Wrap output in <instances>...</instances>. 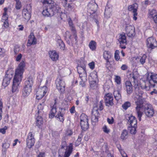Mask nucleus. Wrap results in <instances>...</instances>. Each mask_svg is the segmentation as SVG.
I'll use <instances>...</instances> for the list:
<instances>
[{"instance_id": "44", "label": "nucleus", "mask_w": 157, "mask_h": 157, "mask_svg": "<svg viewBox=\"0 0 157 157\" xmlns=\"http://www.w3.org/2000/svg\"><path fill=\"white\" fill-rule=\"evenodd\" d=\"M52 80V78L51 76L48 77L46 78V80L45 84V86H46L47 88L48 87H49L51 84Z\"/></svg>"}, {"instance_id": "5", "label": "nucleus", "mask_w": 157, "mask_h": 157, "mask_svg": "<svg viewBox=\"0 0 157 157\" xmlns=\"http://www.w3.org/2000/svg\"><path fill=\"white\" fill-rule=\"evenodd\" d=\"M144 111L146 116L148 117H152L154 114V110L153 106L150 104H146L145 105Z\"/></svg>"}, {"instance_id": "23", "label": "nucleus", "mask_w": 157, "mask_h": 157, "mask_svg": "<svg viewBox=\"0 0 157 157\" xmlns=\"http://www.w3.org/2000/svg\"><path fill=\"white\" fill-rule=\"evenodd\" d=\"M60 110H59V112L57 114L56 116V117L57 120L62 122H63L64 120V113L63 112H62V111L63 110L65 111V109L62 108Z\"/></svg>"}, {"instance_id": "25", "label": "nucleus", "mask_w": 157, "mask_h": 157, "mask_svg": "<svg viewBox=\"0 0 157 157\" xmlns=\"http://www.w3.org/2000/svg\"><path fill=\"white\" fill-rule=\"evenodd\" d=\"M32 89L23 87L22 90V96L24 98L28 97L32 91Z\"/></svg>"}, {"instance_id": "32", "label": "nucleus", "mask_w": 157, "mask_h": 157, "mask_svg": "<svg viewBox=\"0 0 157 157\" xmlns=\"http://www.w3.org/2000/svg\"><path fill=\"white\" fill-rule=\"evenodd\" d=\"M113 95L117 101H118L121 99V94L119 90H115L113 92Z\"/></svg>"}, {"instance_id": "13", "label": "nucleus", "mask_w": 157, "mask_h": 157, "mask_svg": "<svg viewBox=\"0 0 157 157\" xmlns=\"http://www.w3.org/2000/svg\"><path fill=\"white\" fill-rule=\"evenodd\" d=\"M27 8L24 9L22 11L23 17L27 21H29L31 18V6L30 5L27 6Z\"/></svg>"}, {"instance_id": "14", "label": "nucleus", "mask_w": 157, "mask_h": 157, "mask_svg": "<svg viewBox=\"0 0 157 157\" xmlns=\"http://www.w3.org/2000/svg\"><path fill=\"white\" fill-rule=\"evenodd\" d=\"M6 72L3 78L2 85L5 87H6L10 84V81L13 77L12 73L7 74Z\"/></svg>"}, {"instance_id": "2", "label": "nucleus", "mask_w": 157, "mask_h": 157, "mask_svg": "<svg viewBox=\"0 0 157 157\" xmlns=\"http://www.w3.org/2000/svg\"><path fill=\"white\" fill-rule=\"evenodd\" d=\"M25 67V62L22 60L15 70L12 86V91L13 93H17L19 91V85L22 80Z\"/></svg>"}, {"instance_id": "56", "label": "nucleus", "mask_w": 157, "mask_h": 157, "mask_svg": "<svg viewBox=\"0 0 157 157\" xmlns=\"http://www.w3.org/2000/svg\"><path fill=\"white\" fill-rule=\"evenodd\" d=\"M67 139H65L63 140L62 139V142L61 145V148H64L65 147H66L67 146V144L66 141Z\"/></svg>"}, {"instance_id": "34", "label": "nucleus", "mask_w": 157, "mask_h": 157, "mask_svg": "<svg viewBox=\"0 0 157 157\" xmlns=\"http://www.w3.org/2000/svg\"><path fill=\"white\" fill-rule=\"evenodd\" d=\"M112 10L111 8H105L104 15L105 17L107 18L110 17L112 15Z\"/></svg>"}, {"instance_id": "49", "label": "nucleus", "mask_w": 157, "mask_h": 157, "mask_svg": "<svg viewBox=\"0 0 157 157\" xmlns=\"http://www.w3.org/2000/svg\"><path fill=\"white\" fill-rule=\"evenodd\" d=\"M73 36L74 37L73 39V37H71L72 36L70 35V36H69V40H67V43L69 45H70L71 43L72 44L74 43V40H75V41H76V40H75V37L73 35ZM77 37L76 38V40H77Z\"/></svg>"}, {"instance_id": "22", "label": "nucleus", "mask_w": 157, "mask_h": 157, "mask_svg": "<svg viewBox=\"0 0 157 157\" xmlns=\"http://www.w3.org/2000/svg\"><path fill=\"white\" fill-rule=\"evenodd\" d=\"M33 84V78L32 77H29L25 81L23 87L32 89Z\"/></svg>"}, {"instance_id": "46", "label": "nucleus", "mask_w": 157, "mask_h": 157, "mask_svg": "<svg viewBox=\"0 0 157 157\" xmlns=\"http://www.w3.org/2000/svg\"><path fill=\"white\" fill-rule=\"evenodd\" d=\"M131 105L130 102L128 101H127L123 104L122 106L124 109L126 110L128 107L130 106Z\"/></svg>"}, {"instance_id": "8", "label": "nucleus", "mask_w": 157, "mask_h": 157, "mask_svg": "<svg viewBox=\"0 0 157 157\" xmlns=\"http://www.w3.org/2000/svg\"><path fill=\"white\" fill-rule=\"evenodd\" d=\"M48 90V88L46 86H43L39 88L36 93V99L37 100L41 99L45 95Z\"/></svg>"}, {"instance_id": "36", "label": "nucleus", "mask_w": 157, "mask_h": 157, "mask_svg": "<svg viewBox=\"0 0 157 157\" xmlns=\"http://www.w3.org/2000/svg\"><path fill=\"white\" fill-rule=\"evenodd\" d=\"M14 57L15 60L17 62H19L22 57V55L19 53H18L17 50H14Z\"/></svg>"}, {"instance_id": "42", "label": "nucleus", "mask_w": 157, "mask_h": 157, "mask_svg": "<svg viewBox=\"0 0 157 157\" xmlns=\"http://www.w3.org/2000/svg\"><path fill=\"white\" fill-rule=\"evenodd\" d=\"M57 47L61 49H64L65 48V44L64 42L61 40H59L58 41Z\"/></svg>"}, {"instance_id": "50", "label": "nucleus", "mask_w": 157, "mask_h": 157, "mask_svg": "<svg viewBox=\"0 0 157 157\" xmlns=\"http://www.w3.org/2000/svg\"><path fill=\"white\" fill-rule=\"evenodd\" d=\"M118 148L122 157H128L127 154L124 150L121 148V147Z\"/></svg>"}, {"instance_id": "39", "label": "nucleus", "mask_w": 157, "mask_h": 157, "mask_svg": "<svg viewBox=\"0 0 157 157\" xmlns=\"http://www.w3.org/2000/svg\"><path fill=\"white\" fill-rule=\"evenodd\" d=\"M4 12L3 13V16L2 17V19L5 21H8V16L7 15V8L5 7L4 9Z\"/></svg>"}, {"instance_id": "3", "label": "nucleus", "mask_w": 157, "mask_h": 157, "mask_svg": "<svg viewBox=\"0 0 157 157\" xmlns=\"http://www.w3.org/2000/svg\"><path fill=\"white\" fill-rule=\"evenodd\" d=\"M44 4H47V8L44 10L42 11V14L45 17H51L55 14L59 12L60 8L58 5L56 4H52V0H43Z\"/></svg>"}, {"instance_id": "21", "label": "nucleus", "mask_w": 157, "mask_h": 157, "mask_svg": "<svg viewBox=\"0 0 157 157\" xmlns=\"http://www.w3.org/2000/svg\"><path fill=\"white\" fill-rule=\"evenodd\" d=\"M125 89L128 94H131L132 92V86L131 82L128 81H126L125 83Z\"/></svg>"}, {"instance_id": "54", "label": "nucleus", "mask_w": 157, "mask_h": 157, "mask_svg": "<svg viewBox=\"0 0 157 157\" xmlns=\"http://www.w3.org/2000/svg\"><path fill=\"white\" fill-rule=\"evenodd\" d=\"M88 66H89V67H90V68L91 70H93L94 69V68H95V63L94 62L92 61V62L89 63L88 64Z\"/></svg>"}, {"instance_id": "64", "label": "nucleus", "mask_w": 157, "mask_h": 157, "mask_svg": "<svg viewBox=\"0 0 157 157\" xmlns=\"http://www.w3.org/2000/svg\"><path fill=\"white\" fill-rule=\"evenodd\" d=\"M128 68V67L126 64H123L121 67V70L125 71Z\"/></svg>"}, {"instance_id": "26", "label": "nucleus", "mask_w": 157, "mask_h": 157, "mask_svg": "<svg viewBox=\"0 0 157 157\" xmlns=\"http://www.w3.org/2000/svg\"><path fill=\"white\" fill-rule=\"evenodd\" d=\"M45 100H43L42 103H39L37 105V110L38 115H40L42 113V110L45 105Z\"/></svg>"}, {"instance_id": "37", "label": "nucleus", "mask_w": 157, "mask_h": 157, "mask_svg": "<svg viewBox=\"0 0 157 157\" xmlns=\"http://www.w3.org/2000/svg\"><path fill=\"white\" fill-rule=\"evenodd\" d=\"M10 146V144L8 143H5L2 145V153L3 155H6L7 149L9 148Z\"/></svg>"}, {"instance_id": "6", "label": "nucleus", "mask_w": 157, "mask_h": 157, "mask_svg": "<svg viewBox=\"0 0 157 157\" xmlns=\"http://www.w3.org/2000/svg\"><path fill=\"white\" fill-rule=\"evenodd\" d=\"M77 70L81 79L83 80H86L87 77L85 66L78 65L77 67Z\"/></svg>"}, {"instance_id": "11", "label": "nucleus", "mask_w": 157, "mask_h": 157, "mask_svg": "<svg viewBox=\"0 0 157 157\" xmlns=\"http://www.w3.org/2000/svg\"><path fill=\"white\" fill-rule=\"evenodd\" d=\"M35 143V139L34 136L32 132H29L28 135L26 139L27 146L29 148H31L34 146Z\"/></svg>"}, {"instance_id": "58", "label": "nucleus", "mask_w": 157, "mask_h": 157, "mask_svg": "<svg viewBox=\"0 0 157 157\" xmlns=\"http://www.w3.org/2000/svg\"><path fill=\"white\" fill-rule=\"evenodd\" d=\"M67 7L69 10L73 11L74 10V6L72 4H68Z\"/></svg>"}, {"instance_id": "43", "label": "nucleus", "mask_w": 157, "mask_h": 157, "mask_svg": "<svg viewBox=\"0 0 157 157\" xmlns=\"http://www.w3.org/2000/svg\"><path fill=\"white\" fill-rule=\"evenodd\" d=\"M128 137V132L126 130H124L122 132L121 137V139L124 140Z\"/></svg>"}, {"instance_id": "19", "label": "nucleus", "mask_w": 157, "mask_h": 157, "mask_svg": "<svg viewBox=\"0 0 157 157\" xmlns=\"http://www.w3.org/2000/svg\"><path fill=\"white\" fill-rule=\"evenodd\" d=\"M27 46H29L32 44H36V40L35 38L33 33H31L29 36Z\"/></svg>"}, {"instance_id": "30", "label": "nucleus", "mask_w": 157, "mask_h": 157, "mask_svg": "<svg viewBox=\"0 0 157 157\" xmlns=\"http://www.w3.org/2000/svg\"><path fill=\"white\" fill-rule=\"evenodd\" d=\"M56 112V105L54 104L51 107V109L49 114V117L51 118H53L55 116Z\"/></svg>"}, {"instance_id": "55", "label": "nucleus", "mask_w": 157, "mask_h": 157, "mask_svg": "<svg viewBox=\"0 0 157 157\" xmlns=\"http://www.w3.org/2000/svg\"><path fill=\"white\" fill-rule=\"evenodd\" d=\"M21 7V2L19 1H16V4L15 7L17 10L20 9Z\"/></svg>"}, {"instance_id": "20", "label": "nucleus", "mask_w": 157, "mask_h": 157, "mask_svg": "<svg viewBox=\"0 0 157 157\" xmlns=\"http://www.w3.org/2000/svg\"><path fill=\"white\" fill-rule=\"evenodd\" d=\"M48 54L50 57L52 61H56L58 59L59 54L55 50H50Z\"/></svg>"}, {"instance_id": "27", "label": "nucleus", "mask_w": 157, "mask_h": 157, "mask_svg": "<svg viewBox=\"0 0 157 157\" xmlns=\"http://www.w3.org/2000/svg\"><path fill=\"white\" fill-rule=\"evenodd\" d=\"M128 122L130 123V126L137 125V121L135 117L130 116L128 117Z\"/></svg>"}, {"instance_id": "61", "label": "nucleus", "mask_w": 157, "mask_h": 157, "mask_svg": "<svg viewBox=\"0 0 157 157\" xmlns=\"http://www.w3.org/2000/svg\"><path fill=\"white\" fill-rule=\"evenodd\" d=\"M107 121L109 124H112L114 122V119L113 117H111L110 118H108Z\"/></svg>"}, {"instance_id": "28", "label": "nucleus", "mask_w": 157, "mask_h": 157, "mask_svg": "<svg viewBox=\"0 0 157 157\" xmlns=\"http://www.w3.org/2000/svg\"><path fill=\"white\" fill-rule=\"evenodd\" d=\"M72 144H70L65 152L64 157H69L72 151Z\"/></svg>"}, {"instance_id": "1", "label": "nucleus", "mask_w": 157, "mask_h": 157, "mask_svg": "<svg viewBox=\"0 0 157 157\" xmlns=\"http://www.w3.org/2000/svg\"><path fill=\"white\" fill-rule=\"evenodd\" d=\"M146 78H142V76L139 75L136 70H134L133 72L132 78L134 86L136 88V91L133 94V98L136 105V111L139 121L141 119V117L143 114V92L139 89H136L139 86L142 89L149 90L151 88L154 87L155 84L157 83V74L153 72H148L146 74Z\"/></svg>"}, {"instance_id": "38", "label": "nucleus", "mask_w": 157, "mask_h": 157, "mask_svg": "<svg viewBox=\"0 0 157 157\" xmlns=\"http://www.w3.org/2000/svg\"><path fill=\"white\" fill-rule=\"evenodd\" d=\"M90 87L92 89H96L98 87L97 81L92 80L90 82Z\"/></svg>"}, {"instance_id": "35", "label": "nucleus", "mask_w": 157, "mask_h": 157, "mask_svg": "<svg viewBox=\"0 0 157 157\" xmlns=\"http://www.w3.org/2000/svg\"><path fill=\"white\" fill-rule=\"evenodd\" d=\"M89 79H92L93 80L97 81L98 80V75L97 72L95 71L91 73L89 77Z\"/></svg>"}, {"instance_id": "62", "label": "nucleus", "mask_w": 157, "mask_h": 157, "mask_svg": "<svg viewBox=\"0 0 157 157\" xmlns=\"http://www.w3.org/2000/svg\"><path fill=\"white\" fill-rule=\"evenodd\" d=\"M18 142L19 143H21L20 141H19L18 139H16L14 140L13 143V146L14 147L16 146Z\"/></svg>"}, {"instance_id": "33", "label": "nucleus", "mask_w": 157, "mask_h": 157, "mask_svg": "<svg viewBox=\"0 0 157 157\" xmlns=\"http://www.w3.org/2000/svg\"><path fill=\"white\" fill-rule=\"evenodd\" d=\"M73 131L70 129H67L65 133V134L63 137V140L67 139V137L70 136L73 134Z\"/></svg>"}, {"instance_id": "57", "label": "nucleus", "mask_w": 157, "mask_h": 157, "mask_svg": "<svg viewBox=\"0 0 157 157\" xmlns=\"http://www.w3.org/2000/svg\"><path fill=\"white\" fill-rule=\"evenodd\" d=\"M82 140L81 137L80 136H78L77 140L75 142V146H78L81 142Z\"/></svg>"}, {"instance_id": "41", "label": "nucleus", "mask_w": 157, "mask_h": 157, "mask_svg": "<svg viewBox=\"0 0 157 157\" xmlns=\"http://www.w3.org/2000/svg\"><path fill=\"white\" fill-rule=\"evenodd\" d=\"M137 125L131 126L128 128V130H129L130 133L132 134H135L136 132V128Z\"/></svg>"}, {"instance_id": "45", "label": "nucleus", "mask_w": 157, "mask_h": 157, "mask_svg": "<svg viewBox=\"0 0 157 157\" xmlns=\"http://www.w3.org/2000/svg\"><path fill=\"white\" fill-rule=\"evenodd\" d=\"M43 73L42 72H40L37 74V79L39 82H41L42 81L43 79Z\"/></svg>"}, {"instance_id": "48", "label": "nucleus", "mask_w": 157, "mask_h": 157, "mask_svg": "<svg viewBox=\"0 0 157 157\" xmlns=\"http://www.w3.org/2000/svg\"><path fill=\"white\" fill-rule=\"evenodd\" d=\"M102 129L103 131L105 133L108 134L110 132V129L105 125L103 126Z\"/></svg>"}, {"instance_id": "4", "label": "nucleus", "mask_w": 157, "mask_h": 157, "mask_svg": "<svg viewBox=\"0 0 157 157\" xmlns=\"http://www.w3.org/2000/svg\"><path fill=\"white\" fill-rule=\"evenodd\" d=\"M80 120L81 128L84 131L86 130L89 127L87 116L85 114L82 113L81 115Z\"/></svg>"}, {"instance_id": "12", "label": "nucleus", "mask_w": 157, "mask_h": 157, "mask_svg": "<svg viewBox=\"0 0 157 157\" xmlns=\"http://www.w3.org/2000/svg\"><path fill=\"white\" fill-rule=\"evenodd\" d=\"M138 7V5L136 3L129 6L128 7V10L129 11H132L133 13V19L135 21L137 19V17L136 16L137 15V11Z\"/></svg>"}, {"instance_id": "24", "label": "nucleus", "mask_w": 157, "mask_h": 157, "mask_svg": "<svg viewBox=\"0 0 157 157\" xmlns=\"http://www.w3.org/2000/svg\"><path fill=\"white\" fill-rule=\"evenodd\" d=\"M68 23L70 27V29L72 32L73 34V35L75 37V39L76 40V38L77 37L76 31L75 28L73 24L72 21L70 18H68Z\"/></svg>"}, {"instance_id": "15", "label": "nucleus", "mask_w": 157, "mask_h": 157, "mask_svg": "<svg viewBox=\"0 0 157 157\" xmlns=\"http://www.w3.org/2000/svg\"><path fill=\"white\" fill-rule=\"evenodd\" d=\"M98 8V5L95 2L89 3L88 5L87 12L88 13H93L96 12Z\"/></svg>"}, {"instance_id": "7", "label": "nucleus", "mask_w": 157, "mask_h": 157, "mask_svg": "<svg viewBox=\"0 0 157 157\" xmlns=\"http://www.w3.org/2000/svg\"><path fill=\"white\" fill-rule=\"evenodd\" d=\"M99 115L97 107H94L93 109L91 116L92 124L94 126L98 122Z\"/></svg>"}, {"instance_id": "59", "label": "nucleus", "mask_w": 157, "mask_h": 157, "mask_svg": "<svg viewBox=\"0 0 157 157\" xmlns=\"http://www.w3.org/2000/svg\"><path fill=\"white\" fill-rule=\"evenodd\" d=\"M7 127L5 126L4 128H0V133L2 134H4L6 132V130L7 129Z\"/></svg>"}, {"instance_id": "31", "label": "nucleus", "mask_w": 157, "mask_h": 157, "mask_svg": "<svg viewBox=\"0 0 157 157\" xmlns=\"http://www.w3.org/2000/svg\"><path fill=\"white\" fill-rule=\"evenodd\" d=\"M43 123V120L42 117L40 116H38L36 118V125L39 128L41 127Z\"/></svg>"}, {"instance_id": "52", "label": "nucleus", "mask_w": 157, "mask_h": 157, "mask_svg": "<svg viewBox=\"0 0 157 157\" xmlns=\"http://www.w3.org/2000/svg\"><path fill=\"white\" fill-rule=\"evenodd\" d=\"M115 82L117 84H120L121 82V79L120 76H115L114 78Z\"/></svg>"}, {"instance_id": "29", "label": "nucleus", "mask_w": 157, "mask_h": 157, "mask_svg": "<svg viewBox=\"0 0 157 157\" xmlns=\"http://www.w3.org/2000/svg\"><path fill=\"white\" fill-rule=\"evenodd\" d=\"M111 54L108 51H105L103 53V57L106 60L107 64L109 63V59L111 58Z\"/></svg>"}, {"instance_id": "51", "label": "nucleus", "mask_w": 157, "mask_h": 157, "mask_svg": "<svg viewBox=\"0 0 157 157\" xmlns=\"http://www.w3.org/2000/svg\"><path fill=\"white\" fill-rule=\"evenodd\" d=\"M147 56L145 54H144L140 59V62L142 64H143L145 62Z\"/></svg>"}, {"instance_id": "60", "label": "nucleus", "mask_w": 157, "mask_h": 157, "mask_svg": "<svg viewBox=\"0 0 157 157\" xmlns=\"http://www.w3.org/2000/svg\"><path fill=\"white\" fill-rule=\"evenodd\" d=\"M91 17L94 19H97L98 16L95 12H94L93 13H89Z\"/></svg>"}, {"instance_id": "63", "label": "nucleus", "mask_w": 157, "mask_h": 157, "mask_svg": "<svg viewBox=\"0 0 157 157\" xmlns=\"http://www.w3.org/2000/svg\"><path fill=\"white\" fill-rule=\"evenodd\" d=\"M61 2L63 4V6L64 7H67V0H63V1H62Z\"/></svg>"}, {"instance_id": "16", "label": "nucleus", "mask_w": 157, "mask_h": 157, "mask_svg": "<svg viewBox=\"0 0 157 157\" xmlns=\"http://www.w3.org/2000/svg\"><path fill=\"white\" fill-rule=\"evenodd\" d=\"M126 33L129 37L134 36L135 35V28L133 26L128 25L125 28Z\"/></svg>"}, {"instance_id": "53", "label": "nucleus", "mask_w": 157, "mask_h": 157, "mask_svg": "<svg viewBox=\"0 0 157 157\" xmlns=\"http://www.w3.org/2000/svg\"><path fill=\"white\" fill-rule=\"evenodd\" d=\"M119 52L118 50H116L115 53L114 58L117 61H118L120 59V57L119 56Z\"/></svg>"}, {"instance_id": "18", "label": "nucleus", "mask_w": 157, "mask_h": 157, "mask_svg": "<svg viewBox=\"0 0 157 157\" xmlns=\"http://www.w3.org/2000/svg\"><path fill=\"white\" fill-rule=\"evenodd\" d=\"M118 41L120 43V46L122 48H125L126 44V36L125 34H121L118 39Z\"/></svg>"}, {"instance_id": "47", "label": "nucleus", "mask_w": 157, "mask_h": 157, "mask_svg": "<svg viewBox=\"0 0 157 157\" xmlns=\"http://www.w3.org/2000/svg\"><path fill=\"white\" fill-rule=\"evenodd\" d=\"M149 13L150 16L152 18L157 15V11L155 9H153L150 11Z\"/></svg>"}, {"instance_id": "40", "label": "nucleus", "mask_w": 157, "mask_h": 157, "mask_svg": "<svg viewBox=\"0 0 157 157\" xmlns=\"http://www.w3.org/2000/svg\"><path fill=\"white\" fill-rule=\"evenodd\" d=\"M89 46L90 49H96L97 43L94 40H91L89 43Z\"/></svg>"}, {"instance_id": "10", "label": "nucleus", "mask_w": 157, "mask_h": 157, "mask_svg": "<svg viewBox=\"0 0 157 157\" xmlns=\"http://www.w3.org/2000/svg\"><path fill=\"white\" fill-rule=\"evenodd\" d=\"M147 47L149 48L153 49L157 48V42L155 39L151 37L148 38L146 40Z\"/></svg>"}, {"instance_id": "17", "label": "nucleus", "mask_w": 157, "mask_h": 157, "mask_svg": "<svg viewBox=\"0 0 157 157\" xmlns=\"http://www.w3.org/2000/svg\"><path fill=\"white\" fill-rule=\"evenodd\" d=\"M105 102L107 106L112 105L113 104V97L111 93H108L105 96Z\"/></svg>"}, {"instance_id": "9", "label": "nucleus", "mask_w": 157, "mask_h": 157, "mask_svg": "<svg viewBox=\"0 0 157 157\" xmlns=\"http://www.w3.org/2000/svg\"><path fill=\"white\" fill-rule=\"evenodd\" d=\"M57 89L61 93H63L65 90V84L64 81L60 78H58L56 81Z\"/></svg>"}]
</instances>
